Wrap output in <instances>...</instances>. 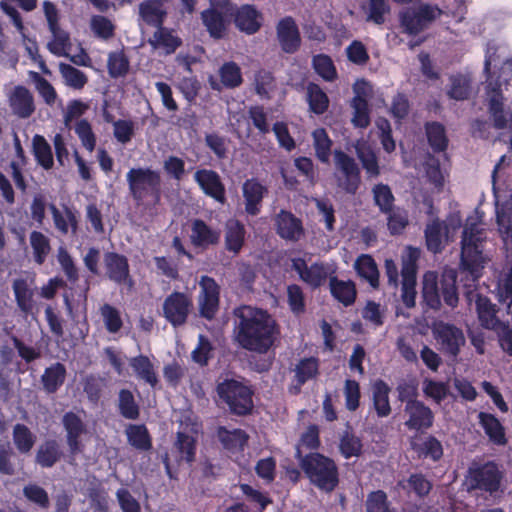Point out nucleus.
<instances>
[{
    "label": "nucleus",
    "mask_w": 512,
    "mask_h": 512,
    "mask_svg": "<svg viewBox=\"0 0 512 512\" xmlns=\"http://www.w3.org/2000/svg\"><path fill=\"white\" fill-rule=\"evenodd\" d=\"M239 322L235 328L237 342L246 350L266 353L278 335L275 320L267 311L252 306H241L235 310Z\"/></svg>",
    "instance_id": "obj_1"
},
{
    "label": "nucleus",
    "mask_w": 512,
    "mask_h": 512,
    "mask_svg": "<svg viewBox=\"0 0 512 512\" xmlns=\"http://www.w3.org/2000/svg\"><path fill=\"white\" fill-rule=\"evenodd\" d=\"M486 231L477 215L470 216L467 219L461 248V267L475 282L480 277V270L487 262V256L484 254V243L486 241Z\"/></svg>",
    "instance_id": "obj_2"
},
{
    "label": "nucleus",
    "mask_w": 512,
    "mask_h": 512,
    "mask_svg": "<svg viewBox=\"0 0 512 512\" xmlns=\"http://www.w3.org/2000/svg\"><path fill=\"white\" fill-rule=\"evenodd\" d=\"M422 295L426 304L432 309L440 307V295L448 306L456 307L458 303L456 271L451 268L445 269L440 280L435 272H426L422 281Z\"/></svg>",
    "instance_id": "obj_3"
},
{
    "label": "nucleus",
    "mask_w": 512,
    "mask_h": 512,
    "mask_svg": "<svg viewBox=\"0 0 512 512\" xmlns=\"http://www.w3.org/2000/svg\"><path fill=\"white\" fill-rule=\"evenodd\" d=\"M300 465L310 481L318 488L332 491L338 484V471L333 460L312 453L300 461Z\"/></svg>",
    "instance_id": "obj_4"
},
{
    "label": "nucleus",
    "mask_w": 512,
    "mask_h": 512,
    "mask_svg": "<svg viewBox=\"0 0 512 512\" xmlns=\"http://www.w3.org/2000/svg\"><path fill=\"white\" fill-rule=\"evenodd\" d=\"M127 182L130 192L135 200L144 203L150 196L152 203H158L160 199V174L149 168H132L127 173Z\"/></svg>",
    "instance_id": "obj_5"
},
{
    "label": "nucleus",
    "mask_w": 512,
    "mask_h": 512,
    "mask_svg": "<svg viewBox=\"0 0 512 512\" xmlns=\"http://www.w3.org/2000/svg\"><path fill=\"white\" fill-rule=\"evenodd\" d=\"M461 225V217L458 214L451 215L447 221L431 220L425 229L427 248L433 252H440L454 237Z\"/></svg>",
    "instance_id": "obj_6"
},
{
    "label": "nucleus",
    "mask_w": 512,
    "mask_h": 512,
    "mask_svg": "<svg viewBox=\"0 0 512 512\" xmlns=\"http://www.w3.org/2000/svg\"><path fill=\"white\" fill-rule=\"evenodd\" d=\"M217 392L236 414H246L253 406L250 389L239 381L225 380L218 385Z\"/></svg>",
    "instance_id": "obj_7"
},
{
    "label": "nucleus",
    "mask_w": 512,
    "mask_h": 512,
    "mask_svg": "<svg viewBox=\"0 0 512 512\" xmlns=\"http://www.w3.org/2000/svg\"><path fill=\"white\" fill-rule=\"evenodd\" d=\"M432 334L440 349L451 356H457L466 340L461 329L445 323L443 321L435 322L432 325Z\"/></svg>",
    "instance_id": "obj_8"
},
{
    "label": "nucleus",
    "mask_w": 512,
    "mask_h": 512,
    "mask_svg": "<svg viewBox=\"0 0 512 512\" xmlns=\"http://www.w3.org/2000/svg\"><path fill=\"white\" fill-rule=\"evenodd\" d=\"M441 15L437 6L422 5L417 9H407L401 14V24L411 34L418 33Z\"/></svg>",
    "instance_id": "obj_9"
},
{
    "label": "nucleus",
    "mask_w": 512,
    "mask_h": 512,
    "mask_svg": "<svg viewBox=\"0 0 512 512\" xmlns=\"http://www.w3.org/2000/svg\"><path fill=\"white\" fill-rule=\"evenodd\" d=\"M192 299L182 292H173L163 302V315L173 326L184 324L192 309Z\"/></svg>",
    "instance_id": "obj_10"
},
{
    "label": "nucleus",
    "mask_w": 512,
    "mask_h": 512,
    "mask_svg": "<svg viewBox=\"0 0 512 512\" xmlns=\"http://www.w3.org/2000/svg\"><path fill=\"white\" fill-rule=\"evenodd\" d=\"M338 185L349 193H354L359 184V170L355 161L342 151L334 152Z\"/></svg>",
    "instance_id": "obj_11"
},
{
    "label": "nucleus",
    "mask_w": 512,
    "mask_h": 512,
    "mask_svg": "<svg viewBox=\"0 0 512 512\" xmlns=\"http://www.w3.org/2000/svg\"><path fill=\"white\" fill-rule=\"evenodd\" d=\"M199 286L198 305L200 314L207 319H212L219 307V286L213 278L208 276L201 277Z\"/></svg>",
    "instance_id": "obj_12"
},
{
    "label": "nucleus",
    "mask_w": 512,
    "mask_h": 512,
    "mask_svg": "<svg viewBox=\"0 0 512 512\" xmlns=\"http://www.w3.org/2000/svg\"><path fill=\"white\" fill-rule=\"evenodd\" d=\"M469 474L472 486L475 488L489 493H494L500 488L502 473L495 463L489 462L471 469Z\"/></svg>",
    "instance_id": "obj_13"
},
{
    "label": "nucleus",
    "mask_w": 512,
    "mask_h": 512,
    "mask_svg": "<svg viewBox=\"0 0 512 512\" xmlns=\"http://www.w3.org/2000/svg\"><path fill=\"white\" fill-rule=\"evenodd\" d=\"M12 289L18 308L25 314L31 313L35 306L36 283L34 275L15 279L12 283Z\"/></svg>",
    "instance_id": "obj_14"
},
{
    "label": "nucleus",
    "mask_w": 512,
    "mask_h": 512,
    "mask_svg": "<svg viewBox=\"0 0 512 512\" xmlns=\"http://www.w3.org/2000/svg\"><path fill=\"white\" fill-rule=\"evenodd\" d=\"M0 6H1L2 10L11 18V20H12L13 24L15 25V27L17 28V30L21 33V35L23 37V44H24L25 49H26L28 55L30 56V58L35 63L38 64V67L41 69V71L44 74L50 75L51 74L50 70L48 69L44 60L41 58V56L38 53V46H37L36 42L25 36L24 26H23V23H22V20L20 18L18 11L14 7L8 5L5 2H1Z\"/></svg>",
    "instance_id": "obj_15"
},
{
    "label": "nucleus",
    "mask_w": 512,
    "mask_h": 512,
    "mask_svg": "<svg viewBox=\"0 0 512 512\" xmlns=\"http://www.w3.org/2000/svg\"><path fill=\"white\" fill-rule=\"evenodd\" d=\"M277 39L283 51L294 53L301 43L298 26L292 17L281 19L276 27Z\"/></svg>",
    "instance_id": "obj_16"
},
{
    "label": "nucleus",
    "mask_w": 512,
    "mask_h": 512,
    "mask_svg": "<svg viewBox=\"0 0 512 512\" xmlns=\"http://www.w3.org/2000/svg\"><path fill=\"white\" fill-rule=\"evenodd\" d=\"M408 419L405 425L412 430L427 429L433 424V413L429 407L417 400H409L405 406Z\"/></svg>",
    "instance_id": "obj_17"
},
{
    "label": "nucleus",
    "mask_w": 512,
    "mask_h": 512,
    "mask_svg": "<svg viewBox=\"0 0 512 512\" xmlns=\"http://www.w3.org/2000/svg\"><path fill=\"white\" fill-rule=\"evenodd\" d=\"M194 179L206 195L220 203L225 202V188L216 172L208 169L198 170Z\"/></svg>",
    "instance_id": "obj_18"
},
{
    "label": "nucleus",
    "mask_w": 512,
    "mask_h": 512,
    "mask_svg": "<svg viewBox=\"0 0 512 512\" xmlns=\"http://www.w3.org/2000/svg\"><path fill=\"white\" fill-rule=\"evenodd\" d=\"M293 268L304 282L313 287L321 285L331 273V269L322 264L315 263L307 267L301 258L293 259Z\"/></svg>",
    "instance_id": "obj_19"
},
{
    "label": "nucleus",
    "mask_w": 512,
    "mask_h": 512,
    "mask_svg": "<svg viewBox=\"0 0 512 512\" xmlns=\"http://www.w3.org/2000/svg\"><path fill=\"white\" fill-rule=\"evenodd\" d=\"M9 104L15 115L28 118L35 110L32 93L23 86H16L9 95Z\"/></svg>",
    "instance_id": "obj_20"
},
{
    "label": "nucleus",
    "mask_w": 512,
    "mask_h": 512,
    "mask_svg": "<svg viewBox=\"0 0 512 512\" xmlns=\"http://www.w3.org/2000/svg\"><path fill=\"white\" fill-rule=\"evenodd\" d=\"M55 228L61 234H75L78 229V215L76 210L64 205L61 209L54 204L49 206Z\"/></svg>",
    "instance_id": "obj_21"
},
{
    "label": "nucleus",
    "mask_w": 512,
    "mask_h": 512,
    "mask_svg": "<svg viewBox=\"0 0 512 512\" xmlns=\"http://www.w3.org/2000/svg\"><path fill=\"white\" fill-rule=\"evenodd\" d=\"M63 425L67 433V443L71 454L80 453L83 449L81 437L86 433L81 419L73 413H67L63 417Z\"/></svg>",
    "instance_id": "obj_22"
},
{
    "label": "nucleus",
    "mask_w": 512,
    "mask_h": 512,
    "mask_svg": "<svg viewBox=\"0 0 512 512\" xmlns=\"http://www.w3.org/2000/svg\"><path fill=\"white\" fill-rule=\"evenodd\" d=\"M148 43L153 50L168 55L174 53L182 41L172 30L159 26L149 38Z\"/></svg>",
    "instance_id": "obj_23"
},
{
    "label": "nucleus",
    "mask_w": 512,
    "mask_h": 512,
    "mask_svg": "<svg viewBox=\"0 0 512 512\" xmlns=\"http://www.w3.org/2000/svg\"><path fill=\"white\" fill-rule=\"evenodd\" d=\"M236 27L246 33H256L262 25V15L253 6L244 5L234 14Z\"/></svg>",
    "instance_id": "obj_24"
},
{
    "label": "nucleus",
    "mask_w": 512,
    "mask_h": 512,
    "mask_svg": "<svg viewBox=\"0 0 512 512\" xmlns=\"http://www.w3.org/2000/svg\"><path fill=\"white\" fill-rule=\"evenodd\" d=\"M243 197L245 200V210L248 214L256 215L260 211V204L267 192L258 180L252 178L244 182L242 186Z\"/></svg>",
    "instance_id": "obj_25"
},
{
    "label": "nucleus",
    "mask_w": 512,
    "mask_h": 512,
    "mask_svg": "<svg viewBox=\"0 0 512 512\" xmlns=\"http://www.w3.org/2000/svg\"><path fill=\"white\" fill-rule=\"evenodd\" d=\"M497 223L505 248L512 254V195L497 209Z\"/></svg>",
    "instance_id": "obj_26"
},
{
    "label": "nucleus",
    "mask_w": 512,
    "mask_h": 512,
    "mask_svg": "<svg viewBox=\"0 0 512 512\" xmlns=\"http://www.w3.org/2000/svg\"><path fill=\"white\" fill-rule=\"evenodd\" d=\"M220 233L210 228L202 220H194L191 226L190 239L193 245L207 248L210 245L218 243Z\"/></svg>",
    "instance_id": "obj_27"
},
{
    "label": "nucleus",
    "mask_w": 512,
    "mask_h": 512,
    "mask_svg": "<svg viewBox=\"0 0 512 512\" xmlns=\"http://www.w3.org/2000/svg\"><path fill=\"white\" fill-rule=\"evenodd\" d=\"M276 226L278 234L287 240H298L303 232L301 222L286 211L277 215Z\"/></svg>",
    "instance_id": "obj_28"
},
{
    "label": "nucleus",
    "mask_w": 512,
    "mask_h": 512,
    "mask_svg": "<svg viewBox=\"0 0 512 512\" xmlns=\"http://www.w3.org/2000/svg\"><path fill=\"white\" fill-rule=\"evenodd\" d=\"M105 266L108 277L118 283H126L129 280V266L127 259L116 253L105 256Z\"/></svg>",
    "instance_id": "obj_29"
},
{
    "label": "nucleus",
    "mask_w": 512,
    "mask_h": 512,
    "mask_svg": "<svg viewBox=\"0 0 512 512\" xmlns=\"http://www.w3.org/2000/svg\"><path fill=\"white\" fill-rule=\"evenodd\" d=\"M466 294L469 302L475 298L476 310L482 325L486 328L497 329L500 324L497 325L496 311L489 299L480 295H474L471 290H468Z\"/></svg>",
    "instance_id": "obj_30"
},
{
    "label": "nucleus",
    "mask_w": 512,
    "mask_h": 512,
    "mask_svg": "<svg viewBox=\"0 0 512 512\" xmlns=\"http://www.w3.org/2000/svg\"><path fill=\"white\" fill-rule=\"evenodd\" d=\"M217 434L224 448L232 454L242 451L248 441V435L240 429L220 427Z\"/></svg>",
    "instance_id": "obj_31"
},
{
    "label": "nucleus",
    "mask_w": 512,
    "mask_h": 512,
    "mask_svg": "<svg viewBox=\"0 0 512 512\" xmlns=\"http://www.w3.org/2000/svg\"><path fill=\"white\" fill-rule=\"evenodd\" d=\"M230 15L231 14H225L214 9H208L201 13V18L212 37L222 38L228 25L226 17Z\"/></svg>",
    "instance_id": "obj_32"
},
{
    "label": "nucleus",
    "mask_w": 512,
    "mask_h": 512,
    "mask_svg": "<svg viewBox=\"0 0 512 512\" xmlns=\"http://www.w3.org/2000/svg\"><path fill=\"white\" fill-rule=\"evenodd\" d=\"M389 392V386L382 380H377L372 385L373 405L379 417H387L391 412Z\"/></svg>",
    "instance_id": "obj_33"
},
{
    "label": "nucleus",
    "mask_w": 512,
    "mask_h": 512,
    "mask_svg": "<svg viewBox=\"0 0 512 512\" xmlns=\"http://www.w3.org/2000/svg\"><path fill=\"white\" fill-rule=\"evenodd\" d=\"M478 418L481 426L491 441L498 445L505 444L506 438L504 428L495 416L481 412L479 413Z\"/></svg>",
    "instance_id": "obj_34"
},
{
    "label": "nucleus",
    "mask_w": 512,
    "mask_h": 512,
    "mask_svg": "<svg viewBox=\"0 0 512 512\" xmlns=\"http://www.w3.org/2000/svg\"><path fill=\"white\" fill-rule=\"evenodd\" d=\"M356 153L369 177H377L380 174L377 157L374 151L365 142L358 141L355 145Z\"/></svg>",
    "instance_id": "obj_35"
},
{
    "label": "nucleus",
    "mask_w": 512,
    "mask_h": 512,
    "mask_svg": "<svg viewBox=\"0 0 512 512\" xmlns=\"http://www.w3.org/2000/svg\"><path fill=\"white\" fill-rule=\"evenodd\" d=\"M245 237L244 226L237 220L231 219L226 224L225 243L229 251L238 253Z\"/></svg>",
    "instance_id": "obj_36"
},
{
    "label": "nucleus",
    "mask_w": 512,
    "mask_h": 512,
    "mask_svg": "<svg viewBox=\"0 0 512 512\" xmlns=\"http://www.w3.org/2000/svg\"><path fill=\"white\" fill-rule=\"evenodd\" d=\"M354 266L359 276L366 279L373 288L378 286L379 272L371 256L365 254L359 256Z\"/></svg>",
    "instance_id": "obj_37"
},
{
    "label": "nucleus",
    "mask_w": 512,
    "mask_h": 512,
    "mask_svg": "<svg viewBox=\"0 0 512 512\" xmlns=\"http://www.w3.org/2000/svg\"><path fill=\"white\" fill-rule=\"evenodd\" d=\"M130 366L133 369L136 376L151 386H155L157 383V376L154 370V366L146 356H137L130 360Z\"/></svg>",
    "instance_id": "obj_38"
},
{
    "label": "nucleus",
    "mask_w": 512,
    "mask_h": 512,
    "mask_svg": "<svg viewBox=\"0 0 512 512\" xmlns=\"http://www.w3.org/2000/svg\"><path fill=\"white\" fill-rule=\"evenodd\" d=\"M34 156L38 164L46 170L53 167L54 160L51 146L41 135H35L32 140Z\"/></svg>",
    "instance_id": "obj_39"
},
{
    "label": "nucleus",
    "mask_w": 512,
    "mask_h": 512,
    "mask_svg": "<svg viewBox=\"0 0 512 512\" xmlns=\"http://www.w3.org/2000/svg\"><path fill=\"white\" fill-rule=\"evenodd\" d=\"M413 449L420 457L430 458L433 461L439 460L443 455L441 443L434 437H427L420 442L414 441L412 443Z\"/></svg>",
    "instance_id": "obj_40"
},
{
    "label": "nucleus",
    "mask_w": 512,
    "mask_h": 512,
    "mask_svg": "<svg viewBox=\"0 0 512 512\" xmlns=\"http://www.w3.org/2000/svg\"><path fill=\"white\" fill-rule=\"evenodd\" d=\"M307 101L310 110L315 114H323L329 106V99L326 93L313 83L307 86Z\"/></svg>",
    "instance_id": "obj_41"
},
{
    "label": "nucleus",
    "mask_w": 512,
    "mask_h": 512,
    "mask_svg": "<svg viewBox=\"0 0 512 512\" xmlns=\"http://www.w3.org/2000/svg\"><path fill=\"white\" fill-rule=\"evenodd\" d=\"M59 71L65 85L75 90H81L88 82L85 73L69 64L60 63Z\"/></svg>",
    "instance_id": "obj_42"
},
{
    "label": "nucleus",
    "mask_w": 512,
    "mask_h": 512,
    "mask_svg": "<svg viewBox=\"0 0 512 512\" xmlns=\"http://www.w3.org/2000/svg\"><path fill=\"white\" fill-rule=\"evenodd\" d=\"M330 288L332 295L344 305H350L356 297L355 286L351 281H339L331 279Z\"/></svg>",
    "instance_id": "obj_43"
},
{
    "label": "nucleus",
    "mask_w": 512,
    "mask_h": 512,
    "mask_svg": "<svg viewBox=\"0 0 512 512\" xmlns=\"http://www.w3.org/2000/svg\"><path fill=\"white\" fill-rule=\"evenodd\" d=\"M50 31L53 37L47 45L49 51L58 57H68V51L70 48L68 34L65 31L61 30L59 26L55 27L54 29H50Z\"/></svg>",
    "instance_id": "obj_44"
},
{
    "label": "nucleus",
    "mask_w": 512,
    "mask_h": 512,
    "mask_svg": "<svg viewBox=\"0 0 512 512\" xmlns=\"http://www.w3.org/2000/svg\"><path fill=\"white\" fill-rule=\"evenodd\" d=\"M141 19L153 26H161L165 16V12L161 9L160 5L154 1H146L139 7Z\"/></svg>",
    "instance_id": "obj_45"
},
{
    "label": "nucleus",
    "mask_w": 512,
    "mask_h": 512,
    "mask_svg": "<svg viewBox=\"0 0 512 512\" xmlns=\"http://www.w3.org/2000/svg\"><path fill=\"white\" fill-rule=\"evenodd\" d=\"M29 76L44 102L49 106H53L58 99L57 92L54 87L37 72L31 71L29 72Z\"/></svg>",
    "instance_id": "obj_46"
},
{
    "label": "nucleus",
    "mask_w": 512,
    "mask_h": 512,
    "mask_svg": "<svg viewBox=\"0 0 512 512\" xmlns=\"http://www.w3.org/2000/svg\"><path fill=\"white\" fill-rule=\"evenodd\" d=\"M65 373V367L60 363H56L47 368L42 376L44 388L48 392L56 391L64 382Z\"/></svg>",
    "instance_id": "obj_47"
},
{
    "label": "nucleus",
    "mask_w": 512,
    "mask_h": 512,
    "mask_svg": "<svg viewBox=\"0 0 512 512\" xmlns=\"http://www.w3.org/2000/svg\"><path fill=\"white\" fill-rule=\"evenodd\" d=\"M129 443L140 450H148L151 447V440L148 431L143 425H130L126 429Z\"/></svg>",
    "instance_id": "obj_48"
},
{
    "label": "nucleus",
    "mask_w": 512,
    "mask_h": 512,
    "mask_svg": "<svg viewBox=\"0 0 512 512\" xmlns=\"http://www.w3.org/2000/svg\"><path fill=\"white\" fill-rule=\"evenodd\" d=\"M30 244L33 250L34 260L38 264H42L50 252V243L47 236L38 231L30 234Z\"/></svg>",
    "instance_id": "obj_49"
},
{
    "label": "nucleus",
    "mask_w": 512,
    "mask_h": 512,
    "mask_svg": "<svg viewBox=\"0 0 512 512\" xmlns=\"http://www.w3.org/2000/svg\"><path fill=\"white\" fill-rule=\"evenodd\" d=\"M60 451L55 441H47L38 449L36 460L42 467L53 466L60 458Z\"/></svg>",
    "instance_id": "obj_50"
},
{
    "label": "nucleus",
    "mask_w": 512,
    "mask_h": 512,
    "mask_svg": "<svg viewBox=\"0 0 512 512\" xmlns=\"http://www.w3.org/2000/svg\"><path fill=\"white\" fill-rule=\"evenodd\" d=\"M313 143L316 156L322 162H328L330 158L332 141L328 137L326 131L322 128L316 129L313 134Z\"/></svg>",
    "instance_id": "obj_51"
},
{
    "label": "nucleus",
    "mask_w": 512,
    "mask_h": 512,
    "mask_svg": "<svg viewBox=\"0 0 512 512\" xmlns=\"http://www.w3.org/2000/svg\"><path fill=\"white\" fill-rule=\"evenodd\" d=\"M13 440L20 452L27 453L35 443V436L28 427L23 424H17L13 430Z\"/></svg>",
    "instance_id": "obj_52"
},
{
    "label": "nucleus",
    "mask_w": 512,
    "mask_h": 512,
    "mask_svg": "<svg viewBox=\"0 0 512 512\" xmlns=\"http://www.w3.org/2000/svg\"><path fill=\"white\" fill-rule=\"evenodd\" d=\"M75 133L78 136L82 146L89 152H93L96 147L97 138L93 132L91 124L82 119L75 125Z\"/></svg>",
    "instance_id": "obj_53"
},
{
    "label": "nucleus",
    "mask_w": 512,
    "mask_h": 512,
    "mask_svg": "<svg viewBox=\"0 0 512 512\" xmlns=\"http://www.w3.org/2000/svg\"><path fill=\"white\" fill-rule=\"evenodd\" d=\"M422 390L426 397L432 399L436 403L443 401L449 392L448 386L444 382L432 379H424L422 382Z\"/></svg>",
    "instance_id": "obj_54"
},
{
    "label": "nucleus",
    "mask_w": 512,
    "mask_h": 512,
    "mask_svg": "<svg viewBox=\"0 0 512 512\" xmlns=\"http://www.w3.org/2000/svg\"><path fill=\"white\" fill-rule=\"evenodd\" d=\"M339 449L346 459L358 457L362 452V442L359 437L347 432L340 439Z\"/></svg>",
    "instance_id": "obj_55"
},
{
    "label": "nucleus",
    "mask_w": 512,
    "mask_h": 512,
    "mask_svg": "<svg viewBox=\"0 0 512 512\" xmlns=\"http://www.w3.org/2000/svg\"><path fill=\"white\" fill-rule=\"evenodd\" d=\"M104 325L110 333L118 332L122 327V319L120 312L109 304H104L100 308Z\"/></svg>",
    "instance_id": "obj_56"
},
{
    "label": "nucleus",
    "mask_w": 512,
    "mask_h": 512,
    "mask_svg": "<svg viewBox=\"0 0 512 512\" xmlns=\"http://www.w3.org/2000/svg\"><path fill=\"white\" fill-rule=\"evenodd\" d=\"M427 138L434 150L442 151L447 147V138L444 127L438 123L426 126Z\"/></svg>",
    "instance_id": "obj_57"
},
{
    "label": "nucleus",
    "mask_w": 512,
    "mask_h": 512,
    "mask_svg": "<svg viewBox=\"0 0 512 512\" xmlns=\"http://www.w3.org/2000/svg\"><path fill=\"white\" fill-rule=\"evenodd\" d=\"M313 66L318 75L326 81L336 78L337 72L331 58L327 55H317L313 59Z\"/></svg>",
    "instance_id": "obj_58"
},
{
    "label": "nucleus",
    "mask_w": 512,
    "mask_h": 512,
    "mask_svg": "<svg viewBox=\"0 0 512 512\" xmlns=\"http://www.w3.org/2000/svg\"><path fill=\"white\" fill-rule=\"evenodd\" d=\"M135 134V123L131 120L120 119L113 123V135L121 144L129 143Z\"/></svg>",
    "instance_id": "obj_59"
},
{
    "label": "nucleus",
    "mask_w": 512,
    "mask_h": 512,
    "mask_svg": "<svg viewBox=\"0 0 512 512\" xmlns=\"http://www.w3.org/2000/svg\"><path fill=\"white\" fill-rule=\"evenodd\" d=\"M176 448L179 451L180 460L191 462L195 454V439L184 432H178Z\"/></svg>",
    "instance_id": "obj_60"
},
{
    "label": "nucleus",
    "mask_w": 512,
    "mask_h": 512,
    "mask_svg": "<svg viewBox=\"0 0 512 512\" xmlns=\"http://www.w3.org/2000/svg\"><path fill=\"white\" fill-rule=\"evenodd\" d=\"M374 201L380 210L389 212L394 202V196L389 186L378 184L373 188Z\"/></svg>",
    "instance_id": "obj_61"
},
{
    "label": "nucleus",
    "mask_w": 512,
    "mask_h": 512,
    "mask_svg": "<svg viewBox=\"0 0 512 512\" xmlns=\"http://www.w3.org/2000/svg\"><path fill=\"white\" fill-rule=\"evenodd\" d=\"M90 28L95 36L103 39L110 38L114 32L113 23L108 18L101 15L92 16Z\"/></svg>",
    "instance_id": "obj_62"
},
{
    "label": "nucleus",
    "mask_w": 512,
    "mask_h": 512,
    "mask_svg": "<svg viewBox=\"0 0 512 512\" xmlns=\"http://www.w3.org/2000/svg\"><path fill=\"white\" fill-rule=\"evenodd\" d=\"M426 177L429 183L433 186L432 190L440 192L445 183V175L439 167L438 161L431 158L426 166Z\"/></svg>",
    "instance_id": "obj_63"
},
{
    "label": "nucleus",
    "mask_w": 512,
    "mask_h": 512,
    "mask_svg": "<svg viewBox=\"0 0 512 512\" xmlns=\"http://www.w3.org/2000/svg\"><path fill=\"white\" fill-rule=\"evenodd\" d=\"M222 83L227 87H236L241 84L240 68L233 62L225 63L220 69Z\"/></svg>",
    "instance_id": "obj_64"
}]
</instances>
